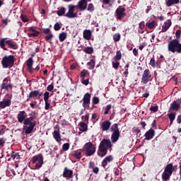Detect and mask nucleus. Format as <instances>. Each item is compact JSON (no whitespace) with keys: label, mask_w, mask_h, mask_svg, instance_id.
Masks as SVG:
<instances>
[{"label":"nucleus","mask_w":181,"mask_h":181,"mask_svg":"<svg viewBox=\"0 0 181 181\" xmlns=\"http://www.w3.org/2000/svg\"><path fill=\"white\" fill-rule=\"evenodd\" d=\"M17 119L20 124L23 123V125H26L25 129H24V132L26 135H29L33 132L35 127L37 125L36 116L33 115L28 117V114L25 110L20 111L17 115Z\"/></svg>","instance_id":"f257e3e1"},{"label":"nucleus","mask_w":181,"mask_h":181,"mask_svg":"<svg viewBox=\"0 0 181 181\" xmlns=\"http://www.w3.org/2000/svg\"><path fill=\"white\" fill-rule=\"evenodd\" d=\"M112 148V144L111 143V140L103 139L98 147V156L100 158H104L107 153H108V149Z\"/></svg>","instance_id":"f03ea898"},{"label":"nucleus","mask_w":181,"mask_h":181,"mask_svg":"<svg viewBox=\"0 0 181 181\" xmlns=\"http://www.w3.org/2000/svg\"><path fill=\"white\" fill-rule=\"evenodd\" d=\"M168 52L181 54V43L179 40H172L168 45Z\"/></svg>","instance_id":"7ed1b4c3"},{"label":"nucleus","mask_w":181,"mask_h":181,"mask_svg":"<svg viewBox=\"0 0 181 181\" xmlns=\"http://www.w3.org/2000/svg\"><path fill=\"white\" fill-rule=\"evenodd\" d=\"M3 69H11L15 64V57L13 55L4 56L1 60Z\"/></svg>","instance_id":"20e7f679"},{"label":"nucleus","mask_w":181,"mask_h":181,"mask_svg":"<svg viewBox=\"0 0 181 181\" xmlns=\"http://www.w3.org/2000/svg\"><path fill=\"white\" fill-rule=\"evenodd\" d=\"M110 131L112 132L111 135V141L113 144H115V142L119 139V136H121V132L118 127V124H113L110 127Z\"/></svg>","instance_id":"39448f33"},{"label":"nucleus","mask_w":181,"mask_h":181,"mask_svg":"<svg viewBox=\"0 0 181 181\" xmlns=\"http://www.w3.org/2000/svg\"><path fill=\"white\" fill-rule=\"evenodd\" d=\"M5 44L8 45V46L11 49H18V45L16 44V42H15V41L12 40H6V38H2L0 40V47L3 49V50H8V49L5 47Z\"/></svg>","instance_id":"423d86ee"},{"label":"nucleus","mask_w":181,"mask_h":181,"mask_svg":"<svg viewBox=\"0 0 181 181\" xmlns=\"http://www.w3.org/2000/svg\"><path fill=\"white\" fill-rule=\"evenodd\" d=\"M83 149L86 156H93L95 153V146L93 145L91 142L85 144Z\"/></svg>","instance_id":"0eeeda50"},{"label":"nucleus","mask_w":181,"mask_h":181,"mask_svg":"<svg viewBox=\"0 0 181 181\" xmlns=\"http://www.w3.org/2000/svg\"><path fill=\"white\" fill-rule=\"evenodd\" d=\"M173 173V163H169L167 164L165 169L164 172L162 173V180L168 181L169 179H170V176Z\"/></svg>","instance_id":"6e6552de"},{"label":"nucleus","mask_w":181,"mask_h":181,"mask_svg":"<svg viewBox=\"0 0 181 181\" xmlns=\"http://www.w3.org/2000/svg\"><path fill=\"white\" fill-rule=\"evenodd\" d=\"M76 6L73 4H70L68 6V12L64 15L66 18H69V19H73L74 18H77V13H74L76 9Z\"/></svg>","instance_id":"1a4fd4ad"},{"label":"nucleus","mask_w":181,"mask_h":181,"mask_svg":"<svg viewBox=\"0 0 181 181\" xmlns=\"http://www.w3.org/2000/svg\"><path fill=\"white\" fill-rule=\"evenodd\" d=\"M148 81H152V74H151L149 69H145L141 77V83L148 84Z\"/></svg>","instance_id":"9d476101"},{"label":"nucleus","mask_w":181,"mask_h":181,"mask_svg":"<svg viewBox=\"0 0 181 181\" xmlns=\"http://www.w3.org/2000/svg\"><path fill=\"white\" fill-rule=\"evenodd\" d=\"M125 8L124 7H121L119 6L116 11H115V13H116V16L117 18V19H119V21H121V19H122V18L127 16V13H125Z\"/></svg>","instance_id":"9b49d317"},{"label":"nucleus","mask_w":181,"mask_h":181,"mask_svg":"<svg viewBox=\"0 0 181 181\" xmlns=\"http://www.w3.org/2000/svg\"><path fill=\"white\" fill-rule=\"evenodd\" d=\"M54 130L53 132V138L57 142H62V136L60 135V126L57 124L54 127Z\"/></svg>","instance_id":"f8f14e48"},{"label":"nucleus","mask_w":181,"mask_h":181,"mask_svg":"<svg viewBox=\"0 0 181 181\" xmlns=\"http://www.w3.org/2000/svg\"><path fill=\"white\" fill-rule=\"evenodd\" d=\"M91 100V95L86 93L83 98V108H90V101Z\"/></svg>","instance_id":"ddd939ff"},{"label":"nucleus","mask_w":181,"mask_h":181,"mask_svg":"<svg viewBox=\"0 0 181 181\" xmlns=\"http://www.w3.org/2000/svg\"><path fill=\"white\" fill-rule=\"evenodd\" d=\"M75 6L81 11L83 12L87 9V0H80L77 5Z\"/></svg>","instance_id":"4468645a"},{"label":"nucleus","mask_w":181,"mask_h":181,"mask_svg":"<svg viewBox=\"0 0 181 181\" xmlns=\"http://www.w3.org/2000/svg\"><path fill=\"white\" fill-rule=\"evenodd\" d=\"M28 32V37H37V36L40 35V32L36 30V29H35V27H30Z\"/></svg>","instance_id":"2eb2a0df"},{"label":"nucleus","mask_w":181,"mask_h":181,"mask_svg":"<svg viewBox=\"0 0 181 181\" xmlns=\"http://www.w3.org/2000/svg\"><path fill=\"white\" fill-rule=\"evenodd\" d=\"M12 104V100L11 99H4L2 101H0V110H4L8 107H11Z\"/></svg>","instance_id":"dca6fc26"},{"label":"nucleus","mask_w":181,"mask_h":181,"mask_svg":"<svg viewBox=\"0 0 181 181\" xmlns=\"http://www.w3.org/2000/svg\"><path fill=\"white\" fill-rule=\"evenodd\" d=\"M40 97L42 96V93L40 91L35 90L31 91L28 95L27 96V101H29L32 98H36V97Z\"/></svg>","instance_id":"f3484780"},{"label":"nucleus","mask_w":181,"mask_h":181,"mask_svg":"<svg viewBox=\"0 0 181 181\" xmlns=\"http://www.w3.org/2000/svg\"><path fill=\"white\" fill-rule=\"evenodd\" d=\"M146 141H151L155 136V130L153 129H150L144 134Z\"/></svg>","instance_id":"a211bd4d"},{"label":"nucleus","mask_w":181,"mask_h":181,"mask_svg":"<svg viewBox=\"0 0 181 181\" xmlns=\"http://www.w3.org/2000/svg\"><path fill=\"white\" fill-rule=\"evenodd\" d=\"M27 66H28V71H29L30 73V74H32V73H33V71H35V69H33V59L32 57H30L28 60H27Z\"/></svg>","instance_id":"6ab92c4d"},{"label":"nucleus","mask_w":181,"mask_h":181,"mask_svg":"<svg viewBox=\"0 0 181 181\" xmlns=\"http://www.w3.org/2000/svg\"><path fill=\"white\" fill-rule=\"evenodd\" d=\"M101 129L102 131H108L110 128H111V122L110 120L104 121L101 125Z\"/></svg>","instance_id":"aec40b11"},{"label":"nucleus","mask_w":181,"mask_h":181,"mask_svg":"<svg viewBox=\"0 0 181 181\" xmlns=\"http://www.w3.org/2000/svg\"><path fill=\"white\" fill-rule=\"evenodd\" d=\"M112 160H114V157H112V156H111V155L107 156L102 161V166L103 168H105V166H107V165H108V163H110V162H112Z\"/></svg>","instance_id":"412c9836"},{"label":"nucleus","mask_w":181,"mask_h":181,"mask_svg":"<svg viewBox=\"0 0 181 181\" xmlns=\"http://www.w3.org/2000/svg\"><path fill=\"white\" fill-rule=\"evenodd\" d=\"M180 110V104L176 101L173 102L170 106V111H179Z\"/></svg>","instance_id":"4be33fe9"},{"label":"nucleus","mask_w":181,"mask_h":181,"mask_svg":"<svg viewBox=\"0 0 181 181\" xmlns=\"http://www.w3.org/2000/svg\"><path fill=\"white\" fill-rule=\"evenodd\" d=\"M172 26V21L170 20H168L166 22H165L164 25L162 26L161 32L163 33H165V32H167L168 29Z\"/></svg>","instance_id":"5701e85b"},{"label":"nucleus","mask_w":181,"mask_h":181,"mask_svg":"<svg viewBox=\"0 0 181 181\" xmlns=\"http://www.w3.org/2000/svg\"><path fill=\"white\" fill-rule=\"evenodd\" d=\"M63 177H73V170H68L67 167H65L63 172Z\"/></svg>","instance_id":"b1692460"},{"label":"nucleus","mask_w":181,"mask_h":181,"mask_svg":"<svg viewBox=\"0 0 181 181\" xmlns=\"http://www.w3.org/2000/svg\"><path fill=\"white\" fill-rule=\"evenodd\" d=\"M93 35V33L90 31V30H84L83 33V38L86 39V40H90L91 39V36Z\"/></svg>","instance_id":"393cba45"},{"label":"nucleus","mask_w":181,"mask_h":181,"mask_svg":"<svg viewBox=\"0 0 181 181\" xmlns=\"http://www.w3.org/2000/svg\"><path fill=\"white\" fill-rule=\"evenodd\" d=\"M88 124L86 122H80L79 123V130L81 132H86L87 131H88V126L87 125Z\"/></svg>","instance_id":"a878e982"},{"label":"nucleus","mask_w":181,"mask_h":181,"mask_svg":"<svg viewBox=\"0 0 181 181\" xmlns=\"http://www.w3.org/2000/svg\"><path fill=\"white\" fill-rule=\"evenodd\" d=\"M180 0H165V4L167 6H172L173 5H177L179 4Z\"/></svg>","instance_id":"bb28decb"},{"label":"nucleus","mask_w":181,"mask_h":181,"mask_svg":"<svg viewBox=\"0 0 181 181\" xmlns=\"http://www.w3.org/2000/svg\"><path fill=\"white\" fill-rule=\"evenodd\" d=\"M43 159V156L42 154H38L37 156H34L33 158H32V163H36L37 160H38V162Z\"/></svg>","instance_id":"cd10ccee"},{"label":"nucleus","mask_w":181,"mask_h":181,"mask_svg":"<svg viewBox=\"0 0 181 181\" xmlns=\"http://www.w3.org/2000/svg\"><path fill=\"white\" fill-rule=\"evenodd\" d=\"M66 39H67V33H66V32H62V33L59 35V42H64V40H66Z\"/></svg>","instance_id":"c85d7f7f"},{"label":"nucleus","mask_w":181,"mask_h":181,"mask_svg":"<svg viewBox=\"0 0 181 181\" xmlns=\"http://www.w3.org/2000/svg\"><path fill=\"white\" fill-rule=\"evenodd\" d=\"M10 156L13 160H15V159H21V155H19V153H16L15 151H11Z\"/></svg>","instance_id":"c756f323"},{"label":"nucleus","mask_w":181,"mask_h":181,"mask_svg":"<svg viewBox=\"0 0 181 181\" xmlns=\"http://www.w3.org/2000/svg\"><path fill=\"white\" fill-rule=\"evenodd\" d=\"M71 156H73L74 159H77L78 160H80V159H81V152L74 151V153L71 154Z\"/></svg>","instance_id":"7c9ffc66"},{"label":"nucleus","mask_w":181,"mask_h":181,"mask_svg":"<svg viewBox=\"0 0 181 181\" xmlns=\"http://www.w3.org/2000/svg\"><path fill=\"white\" fill-rule=\"evenodd\" d=\"M168 117L170 119V125H172V124H173V122L175 121V119L176 118V114L175 113H170L168 115Z\"/></svg>","instance_id":"2f4dec72"},{"label":"nucleus","mask_w":181,"mask_h":181,"mask_svg":"<svg viewBox=\"0 0 181 181\" xmlns=\"http://www.w3.org/2000/svg\"><path fill=\"white\" fill-rule=\"evenodd\" d=\"M84 53H86V54H91L94 53V49L92 47H86L83 49Z\"/></svg>","instance_id":"473e14b6"},{"label":"nucleus","mask_w":181,"mask_h":181,"mask_svg":"<svg viewBox=\"0 0 181 181\" xmlns=\"http://www.w3.org/2000/svg\"><path fill=\"white\" fill-rule=\"evenodd\" d=\"M87 66H90L88 68L89 70H93L94 67H95V60L91 59L87 63Z\"/></svg>","instance_id":"72a5a7b5"},{"label":"nucleus","mask_w":181,"mask_h":181,"mask_svg":"<svg viewBox=\"0 0 181 181\" xmlns=\"http://www.w3.org/2000/svg\"><path fill=\"white\" fill-rule=\"evenodd\" d=\"M122 57V54H121V51L120 50L117 51L116 55L114 57L115 62H119Z\"/></svg>","instance_id":"f704fd0d"},{"label":"nucleus","mask_w":181,"mask_h":181,"mask_svg":"<svg viewBox=\"0 0 181 181\" xmlns=\"http://www.w3.org/2000/svg\"><path fill=\"white\" fill-rule=\"evenodd\" d=\"M86 9L87 11H88V12H94V11L95 10V7L94 6V4L93 3H90L89 4H88Z\"/></svg>","instance_id":"c9c22d12"},{"label":"nucleus","mask_w":181,"mask_h":181,"mask_svg":"<svg viewBox=\"0 0 181 181\" xmlns=\"http://www.w3.org/2000/svg\"><path fill=\"white\" fill-rule=\"evenodd\" d=\"M57 13L58 16H63V15L66 13V8L61 7L60 9L57 11Z\"/></svg>","instance_id":"e433bc0d"},{"label":"nucleus","mask_w":181,"mask_h":181,"mask_svg":"<svg viewBox=\"0 0 181 181\" xmlns=\"http://www.w3.org/2000/svg\"><path fill=\"white\" fill-rule=\"evenodd\" d=\"M113 40L114 42H119V40H121V34L119 33L114 34Z\"/></svg>","instance_id":"4c0bfd02"},{"label":"nucleus","mask_w":181,"mask_h":181,"mask_svg":"<svg viewBox=\"0 0 181 181\" xmlns=\"http://www.w3.org/2000/svg\"><path fill=\"white\" fill-rule=\"evenodd\" d=\"M42 165H43V158L38 161V163L35 165V169L39 170L40 168H42Z\"/></svg>","instance_id":"58836bf2"},{"label":"nucleus","mask_w":181,"mask_h":181,"mask_svg":"<svg viewBox=\"0 0 181 181\" xmlns=\"http://www.w3.org/2000/svg\"><path fill=\"white\" fill-rule=\"evenodd\" d=\"M69 148H70V144L65 143V144H63V146H62V151L66 152V151H69Z\"/></svg>","instance_id":"ea45409f"},{"label":"nucleus","mask_w":181,"mask_h":181,"mask_svg":"<svg viewBox=\"0 0 181 181\" xmlns=\"http://www.w3.org/2000/svg\"><path fill=\"white\" fill-rule=\"evenodd\" d=\"M150 65L151 66V67H153V69L156 67V63L155 62V56H153V57L151 59Z\"/></svg>","instance_id":"a19ab883"},{"label":"nucleus","mask_w":181,"mask_h":181,"mask_svg":"<svg viewBox=\"0 0 181 181\" xmlns=\"http://www.w3.org/2000/svg\"><path fill=\"white\" fill-rule=\"evenodd\" d=\"M112 105H106L105 108V112H104V115H107V114H108V112H110V110L112 108Z\"/></svg>","instance_id":"79ce46f5"},{"label":"nucleus","mask_w":181,"mask_h":181,"mask_svg":"<svg viewBox=\"0 0 181 181\" xmlns=\"http://www.w3.org/2000/svg\"><path fill=\"white\" fill-rule=\"evenodd\" d=\"M21 18L22 22H24V23L29 22V18H28V16L21 14Z\"/></svg>","instance_id":"37998d69"},{"label":"nucleus","mask_w":181,"mask_h":181,"mask_svg":"<svg viewBox=\"0 0 181 181\" xmlns=\"http://www.w3.org/2000/svg\"><path fill=\"white\" fill-rule=\"evenodd\" d=\"M41 32L45 35H49L52 33V32L50 31V28H43Z\"/></svg>","instance_id":"c03bdc74"},{"label":"nucleus","mask_w":181,"mask_h":181,"mask_svg":"<svg viewBox=\"0 0 181 181\" xmlns=\"http://www.w3.org/2000/svg\"><path fill=\"white\" fill-rule=\"evenodd\" d=\"M146 26H148L149 29H153L155 28V22L147 23Z\"/></svg>","instance_id":"a18cd8bd"},{"label":"nucleus","mask_w":181,"mask_h":181,"mask_svg":"<svg viewBox=\"0 0 181 181\" xmlns=\"http://www.w3.org/2000/svg\"><path fill=\"white\" fill-rule=\"evenodd\" d=\"M61 125L62 127H66V125H70V122H69V121L64 119L61 120Z\"/></svg>","instance_id":"49530a36"},{"label":"nucleus","mask_w":181,"mask_h":181,"mask_svg":"<svg viewBox=\"0 0 181 181\" xmlns=\"http://www.w3.org/2000/svg\"><path fill=\"white\" fill-rule=\"evenodd\" d=\"M54 29L56 31L60 30V29H62V25H60V23H56L54 25Z\"/></svg>","instance_id":"de8ad7c7"},{"label":"nucleus","mask_w":181,"mask_h":181,"mask_svg":"<svg viewBox=\"0 0 181 181\" xmlns=\"http://www.w3.org/2000/svg\"><path fill=\"white\" fill-rule=\"evenodd\" d=\"M158 110H159V107H158V105L151 106L150 107V111H151L152 112H158Z\"/></svg>","instance_id":"09e8293b"},{"label":"nucleus","mask_w":181,"mask_h":181,"mask_svg":"<svg viewBox=\"0 0 181 181\" xmlns=\"http://www.w3.org/2000/svg\"><path fill=\"white\" fill-rule=\"evenodd\" d=\"M53 37V34L50 33L49 34H47L45 37V39L47 40V42H49V40H52V38Z\"/></svg>","instance_id":"8fccbe9b"},{"label":"nucleus","mask_w":181,"mask_h":181,"mask_svg":"<svg viewBox=\"0 0 181 181\" xmlns=\"http://www.w3.org/2000/svg\"><path fill=\"white\" fill-rule=\"evenodd\" d=\"M180 35H181V30H177L175 32V37L177 40H179L180 39Z\"/></svg>","instance_id":"3c124183"},{"label":"nucleus","mask_w":181,"mask_h":181,"mask_svg":"<svg viewBox=\"0 0 181 181\" xmlns=\"http://www.w3.org/2000/svg\"><path fill=\"white\" fill-rule=\"evenodd\" d=\"M112 67L115 70L118 69V67H119V62H118V61H116V62H112Z\"/></svg>","instance_id":"603ef678"},{"label":"nucleus","mask_w":181,"mask_h":181,"mask_svg":"<svg viewBox=\"0 0 181 181\" xmlns=\"http://www.w3.org/2000/svg\"><path fill=\"white\" fill-rule=\"evenodd\" d=\"M50 93L49 92H45L44 93V101H49V97Z\"/></svg>","instance_id":"864d4df0"},{"label":"nucleus","mask_w":181,"mask_h":181,"mask_svg":"<svg viewBox=\"0 0 181 181\" xmlns=\"http://www.w3.org/2000/svg\"><path fill=\"white\" fill-rule=\"evenodd\" d=\"M8 85H6V83H2L1 85V90H8Z\"/></svg>","instance_id":"5fc2aeb1"},{"label":"nucleus","mask_w":181,"mask_h":181,"mask_svg":"<svg viewBox=\"0 0 181 181\" xmlns=\"http://www.w3.org/2000/svg\"><path fill=\"white\" fill-rule=\"evenodd\" d=\"M83 118H84L83 122H85V124H88V119L90 118V115H88V114H87L85 116H83Z\"/></svg>","instance_id":"6e6d98bb"},{"label":"nucleus","mask_w":181,"mask_h":181,"mask_svg":"<svg viewBox=\"0 0 181 181\" xmlns=\"http://www.w3.org/2000/svg\"><path fill=\"white\" fill-rule=\"evenodd\" d=\"M89 81H90V79H84V78H82L81 79V83H82V84H84V86H88V83H89Z\"/></svg>","instance_id":"4d7b16f0"},{"label":"nucleus","mask_w":181,"mask_h":181,"mask_svg":"<svg viewBox=\"0 0 181 181\" xmlns=\"http://www.w3.org/2000/svg\"><path fill=\"white\" fill-rule=\"evenodd\" d=\"M93 104H98V103H100V98H98V97H93Z\"/></svg>","instance_id":"13d9d810"},{"label":"nucleus","mask_w":181,"mask_h":181,"mask_svg":"<svg viewBox=\"0 0 181 181\" xmlns=\"http://www.w3.org/2000/svg\"><path fill=\"white\" fill-rule=\"evenodd\" d=\"M54 88V86L52 84H50L47 87V91H53V89Z\"/></svg>","instance_id":"bf43d9fd"},{"label":"nucleus","mask_w":181,"mask_h":181,"mask_svg":"<svg viewBox=\"0 0 181 181\" xmlns=\"http://www.w3.org/2000/svg\"><path fill=\"white\" fill-rule=\"evenodd\" d=\"M45 110H47L49 108H50V103L47 102V100H45Z\"/></svg>","instance_id":"052dcab7"},{"label":"nucleus","mask_w":181,"mask_h":181,"mask_svg":"<svg viewBox=\"0 0 181 181\" xmlns=\"http://www.w3.org/2000/svg\"><path fill=\"white\" fill-rule=\"evenodd\" d=\"M8 22H11V21L8 20V18L3 19L2 20V25H4V26H6V25H8Z\"/></svg>","instance_id":"680f3d73"},{"label":"nucleus","mask_w":181,"mask_h":181,"mask_svg":"<svg viewBox=\"0 0 181 181\" xmlns=\"http://www.w3.org/2000/svg\"><path fill=\"white\" fill-rule=\"evenodd\" d=\"M146 42H142L139 45V48L140 50H144V48L146 47Z\"/></svg>","instance_id":"e2e57ef3"},{"label":"nucleus","mask_w":181,"mask_h":181,"mask_svg":"<svg viewBox=\"0 0 181 181\" xmlns=\"http://www.w3.org/2000/svg\"><path fill=\"white\" fill-rule=\"evenodd\" d=\"M151 127L153 128V129L155 131V129H157L158 128L156 127V120H153L152 124H151Z\"/></svg>","instance_id":"0e129e2a"},{"label":"nucleus","mask_w":181,"mask_h":181,"mask_svg":"<svg viewBox=\"0 0 181 181\" xmlns=\"http://www.w3.org/2000/svg\"><path fill=\"white\" fill-rule=\"evenodd\" d=\"M139 28L141 30H144V29H145V23H144V22L139 23Z\"/></svg>","instance_id":"69168bd1"},{"label":"nucleus","mask_w":181,"mask_h":181,"mask_svg":"<svg viewBox=\"0 0 181 181\" xmlns=\"http://www.w3.org/2000/svg\"><path fill=\"white\" fill-rule=\"evenodd\" d=\"M80 76H81V78H83V79H84V78H85L86 76V71H84V70L82 71L81 72Z\"/></svg>","instance_id":"338daca9"},{"label":"nucleus","mask_w":181,"mask_h":181,"mask_svg":"<svg viewBox=\"0 0 181 181\" xmlns=\"http://www.w3.org/2000/svg\"><path fill=\"white\" fill-rule=\"evenodd\" d=\"M177 124H181V115H179L177 118Z\"/></svg>","instance_id":"774afa93"}]
</instances>
